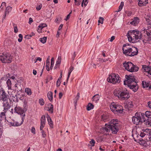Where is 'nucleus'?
I'll return each instance as SVG.
<instances>
[{
    "instance_id": "4c0bfd02",
    "label": "nucleus",
    "mask_w": 151,
    "mask_h": 151,
    "mask_svg": "<svg viewBox=\"0 0 151 151\" xmlns=\"http://www.w3.org/2000/svg\"><path fill=\"white\" fill-rule=\"evenodd\" d=\"M99 19V20L98 21V22L99 23L98 25H99V23H101V24H103V21L104 20V18L100 17Z\"/></svg>"
},
{
    "instance_id": "ddd939ff",
    "label": "nucleus",
    "mask_w": 151,
    "mask_h": 151,
    "mask_svg": "<svg viewBox=\"0 0 151 151\" xmlns=\"http://www.w3.org/2000/svg\"><path fill=\"white\" fill-rule=\"evenodd\" d=\"M45 117L44 115L42 116L40 119V129L42 130L43 128L45 126Z\"/></svg>"
},
{
    "instance_id": "e433bc0d",
    "label": "nucleus",
    "mask_w": 151,
    "mask_h": 151,
    "mask_svg": "<svg viewBox=\"0 0 151 151\" xmlns=\"http://www.w3.org/2000/svg\"><path fill=\"white\" fill-rule=\"evenodd\" d=\"M146 141H145L143 140H140L139 141V143L140 144L144 146H147V145H149L146 143Z\"/></svg>"
},
{
    "instance_id": "79ce46f5",
    "label": "nucleus",
    "mask_w": 151,
    "mask_h": 151,
    "mask_svg": "<svg viewBox=\"0 0 151 151\" xmlns=\"http://www.w3.org/2000/svg\"><path fill=\"white\" fill-rule=\"evenodd\" d=\"M35 35L34 33L32 32V35H27L26 36V38L27 39H29L33 36L34 35Z\"/></svg>"
},
{
    "instance_id": "f3484780",
    "label": "nucleus",
    "mask_w": 151,
    "mask_h": 151,
    "mask_svg": "<svg viewBox=\"0 0 151 151\" xmlns=\"http://www.w3.org/2000/svg\"><path fill=\"white\" fill-rule=\"evenodd\" d=\"M124 104L125 108L129 110H130L132 108L133 106L132 102L131 101H127Z\"/></svg>"
},
{
    "instance_id": "a18cd8bd",
    "label": "nucleus",
    "mask_w": 151,
    "mask_h": 151,
    "mask_svg": "<svg viewBox=\"0 0 151 151\" xmlns=\"http://www.w3.org/2000/svg\"><path fill=\"white\" fill-rule=\"evenodd\" d=\"M96 141L98 142H100L103 140L102 138L100 137H98L96 138Z\"/></svg>"
},
{
    "instance_id": "49530a36",
    "label": "nucleus",
    "mask_w": 151,
    "mask_h": 151,
    "mask_svg": "<svg viewBox=\"0 0 151 151\" xmlns=\"http://www.w3.org/2000/svg\"><path fill=\"white\" fill-rule=\"evenodd\" d=\"M60 78H58V80L57 81L56 86L57 87L60 86V84L61 82H60Z\"/></svg>"
},
{
    "instance_id": "39448f33",
    "label": "nucleus",
    "mask_w": 151,
    "mask_h": 151,
    "mask_svg": "<svg viewBox=\"0 0 151 151\" xmlns=\"http://www.w3.org/2000/svg\"><path fill=\"white\" fill-rule=\"evenodd\" d=\"M127 46V44H125L123 45L122 50L123 53L127 56H133L137 55L138 53V49L135 47H132L131 48H127L126 47L127 49L125 47ZM127 46H129L128 45Z\"/></svg>"
},
{
    "instance_id": "e2e57ef3",
    "label": "nucleus",
    "mask_w": 151,
    "mask_h": 151,
    "mask_svg": "<svg viewBox=\"0 0 151 151\" xmlns=\"http://www.w3.org/2000/svg\"><path fill=\"white\" fill-rule=\"evenodd\" d=\"M54 59L53 58H52L51 59V64L52 65H53L54 64Z\"/></svg>"
},
{
    "instance_id": "9d476101",
    "label": "nucleus",
    "mask_w": 151,
    "mask_h": 151,
    "mask_svg": "<svg viewBox=\"0 0 151 151\" xmlns=\"http://www.w3.org/2000/svg\"><path fill=\"white\" fill-rule=\"evenodd\" d=\"M142 131L145 134V137L147 138V144L148 145H151V132L150 130L148 129H144Z\"/></svg>"
},
{
    "instance_id": "052dcab7",
    "label": "nucleus",
    "mask_w": 151,
    "mask_h": 151,
    "mask_svg": "<svg viewBox=\"0 0 151 151\" xmlns=\"http://www.w3.org/2000/svg\"><path fill=\"white\" fill-rule=\"evenodd\" d=\"M61 19V18H60L59 20H58V18H56L55 19V21L56 23H59L60 22L59 21H60Z\"/></svg>"
},
{
    "instance_id": "4d7b16f0",
    "label": "nucleus",
    "mask_w": 151,
    "mask_h": 151,
    "mask_svg": "<svg viewBox=\"0 0 151 151\" xmlns=\"http://www.w3.org/2000/svg\"><path fill=\"white\" fill-rule=\"evenodd\" d=\"M14 32L17 33L18 31V29L17 26H14Z\"/></svg>"
},
{
    "instance_id": "5fc2aeb1",
    "label": "nucleus",
    "mask_w": 151,
    "mask_h": 151,
    "mask_svg": "<svg viewBox=\"0 0 151 151\" xmlns=\"http://www.w3.org/2000/svg\"><path fill=\"white\" fill-rule=\"evenodd\" d=\"M46 64L49 65L50 64V56H49L47 58L46 61Z\"/></svg>"
},
{
    "instance_id": "6e6d98bb",
    "label": "nucleus",
    "mask_w": 151,
    "mask_h": 151,
    "mask_svg": "<svg viewBox=\"0 0 151 151\" xmlns=\"http://www.w3.org/2000/svg\"><path fill=\"white\" fill-rule=\"evenodd\" d=\"M31 132L34 134H35V128L34 127H32V129L31 130Z\"/></svg>"
},
{
    "instance_id": "393cba45",
    "label": "nucleus",
    "mask_w": 151,
    "mask_h": 151,
    "mask_svg": "<svg viewBox=\"0 0 151 151\" xmlns=\"http://www.w3.org/2000/svg\"><path fill=\"white\" fill-rule=\"evenodd\" d=\"M142 87L144 88L148 87L149 86H151L149 82H146L145 81H142Z\"/></svg>"
},
{
    "instance_id": "423d86ee",
    "label": "nucleus",
    "mask_w": 151,
    "mask_h": 151,
    "mask_svg": "<svg viewBox=\"0 0 151 151\" xmlns=\"http://www.w3.org/2000/svg\"><path fill=\"white\" fill-rule=\"evenodd\" d=\"M116 119H113L111 121L107 127L110 129L111 131L113 134H116L119 130V124Z\"/></svg>"
},
{
    "instance_id": "0eeeda50",
    "label": "nucleus",
    "mask_w": 151,
    "mask_h": 151,
    "mask_svg": "<svg viewBox=\"0 0 151 151\" xmlns=\"http://www.w3.org/2000/svg\"><path fill=\"white\" fill-rule=\"evenodd\" d=\"M125 69L130 72L137 71L139 69L138 67L134 65L130 62H125L123 63Z\"/></svg>"
},
{
    "instance_id": "864d4df0",
    "label": "nucleus",
    "mask_w": 151,
    "mask_h": 151,
    "mask_svg": "<svg viewBox=\"0 0 151 151\" xmlns=\"http://www.w3.org/2000/svg\"><path fill=\"white\" fill-rule=\"evenodd\" d=\"M9 123L10 124V125L13 126H14V124H16L15 122L14 121H13L11 122H9Z\"/></svg>"
},
{
    "instance_id": "4be33fe9",
    "label": "nucleus",
    "mask_w": 151,
    "mask_h": 151,
    "mask_svg": "<svg viewBox=\"0 0 151 151\" xmlns=\"http://www.w3.org/2000/svg\"><path fill=\"white\" fill-rule=\"evenodd\" d=\"M25 114H24L23 115H22V121L21 122H19L18 121L15 122L16 124H14V126H19L21 125L23 123L24 119V117L25 116Z\"/></svg>"
},
{
    "instance_id": "2f4dec72",
    "label": "nucleus",
    "mask_w": 151,
    "mask_h": 151,
    "mask_svg": "<svg viewBox=\"0 0 151 151\" xmlns=\"http://www.w3.org/2000/svg\"><path fill=\"white\" fill-rule=\"evenodd\" d=\"M145 116L148 118H151V111H146L145 113Z\"/></svg>"
},
{
    "instance_id": "7c9ffc66",
    "label": "nucleus",
    "mask_w": 151,
    "mask_h": 151,
    "mask_svg": "<svg viewBox=\"0 0 151 151\" xmlns=\"http://www.w3.org/2000/svg\"><path fill=\"white\" fill-rule=\"evenodd\" d=\"M93 107L94 106L91 103H89L87 106V110L88 111L90 110L93 108Z\"/></svg>"
},
{
    "instance_id": "37998d69",
    "label": "nucleus",
    "mask_w": 151,
    "mask_h": 151,
    "mask_svg": "<svg viewBox=\"0 0 151 151\" xmlns=\"http://www.w3.org/2000/svg\"><path fill=\"white\" fill-rule=\"evenodd\" d=\"M19 38L18 39V41L19 42H20L22 40L23 36H22V35L21 34H19Z\"/></svg>"
},
{
    "instance_id": "680f3d73",
    "label": "nucleus",
    "mask_w": 151,
    "mask_h": 151,
    "mask_svg": "<svg viewBox=\"0 0 151 151\" xmlns=\"http://www.w3.org/2000/svg\"><path fill=\"white\" fill-rule=\"evenodd\" d=\"M115 39V36H112L111 37V39L109 40V41L112 42Z\"/></svg>"
},
{
    "instance_id": "cd10ccee",
    "label": "nucleus",
    "mask_w": 151,
    "mask_h": 151,
    "mask_svg": "<svg viewBox=\"0 0 151 151\" xmlns=\"http://www.w3.org/2000/svg\"><path fill=\"white\" fill-rule=\"evenodd\" d=\"M47 97L49 100L51 101L52 100V93L51 91H49L47 94Z\"/></svg>"
},
{
    "instance_id": "f03ea898",
    "label": "nucleus",
    "mask_w": 151,
    "mask_h": 151,
    "mask_svg": "<svg viewBox=\"0 0 151 151\" xmlns=\"http://www.w3.org/2000/svg\"><path fill=\"white\" fill-rule=\"evenodd\" d=\"M126 80L124 81V84L128 86L129 88L134 92H136L138 89V86L135 81L134 76L129 75H125Z\"/></svg>"
},
{
    "instance_id": "6e6552de",
    "label": "nucleus",
    "mask_w": 151,
    "mask_h": 151,
    "mask_svg": "<svg viewBox=\"0 0 151 151\" xmlns=\"http://www.w3.org/2000/svg\"><path fill=\"white\" fill-rule=\"evenodd\" d=\"M107 81L113 84L119 83L120 82V78L118 74L112 73L107 78Z\"/></svg>"
},
{
    "instance_id": "aec40b11",
    "label": "nucleus",
    "mask_w": 151,
    "mask_h": 151,
    "mask_svg": "<svg viewBox=\"0 0 151 151\" xmlns=\"http://www.w3.org/2000/svg\"><path fill=\"white\" fill-rule=\"evenodd\" d=\"M61 57L60 56L58 57V58L57 60L55 66L54 67V69H56L57 68H59L60 66V64L61 63Z\"/></svg>"
},
{
    "instance_id": "5701e85b",
    "label": "nucleus",
    "mask_w": 151,
    "mask_h": 151,
    "mask_svg": "<svg viewBox=\"0 0 151 151\" xmlns=\"http://www.w3.org/2000/svg\"><path fill=\"white\" fill-rule=\"evenodd\" d=\"M148 3V0H139L138 3V4L139 6H142L145 5Z\"/></svg>"
},
{
    "instance_id": "f704fd0d",
    "label": "nucleus",
    "mask_w": 151,
    "mask_h": 151,
    "mask_svg": "<svg viewBox=\"0 0 151 151\" xmlns=\"http://www.w3.org/2000/svg\"><path fill=\"white\" fill-rule=\"evenodd\" d=\"M124 5V3L122 1L121 2L120 5H119V9L118 11H116V12H120L122 9V8Z\"/></svg>"
},
{
    "instance_id": "ea45409f",
    "label": "nucleus",
    "mask_w": 151,
    "mask_h": 151,
    "mask_svg": "<svg viewBox=\"0 0 151 151\" xmlns=\"http://www.w3.org/2000/svg\"><path fill=\"white\" fill-rule=\"evenodd\" d=\"M47 25L45 23L41 24L39 26V27L40 28V29H42L44 27H47Z\"/></svg>"
},
{
    "instance_id": "6ab92c4d",
    "label": "nucleus",
    "mask_w": 151,
    "mask_h": 151,
    "mask_svg": "<svg viewBox=\"0 0 151 151\" xmlns=\"http://www.w3.org/2000/svg\"><path fill=\"white\" fill-rule=\"evenodd\" d=\"M46 117L47 118L48 124L50 125V127L52 128L53 127V124L51 119L50 116L47 114Z\"/></svg>"
},
{
    "instance_id": "473e14b6",
    "label": "nucleus",
    "mask_w": 151,
    "mask_h": 151,
    "mask_svg": "<svg viewBox=\"0 0 151 151\" xmlns=\"http://www.w3.org/2000/svg\"><path fill=\"white\" fill-rule=\"evenodd\" d=\"M47 37H43V38H41L40 39V41L42 43L44 44L45 43L47 40Z\"/></svg>"
},
{
    "instance_id": "603ef678",
    "label": "nucleus",
    "mask_w": 151,
    "mask_h": 151,
    "mask_svg": "<svg viewBox=\"0 0 151 151\" xmlns=\"http://www.w3.org/2000/svg\"><path fill=\"white\" fill-rule=\"evenodd\" d=\"M76 56L75 52H74L72 57V59L73 60Z\"/></svg>"
},
{
    "instance_id": "2eb2a0df",
    "label": "nucleus",
    "mask_w": 151,
    "mask_h": 151,
    "mask_svg": "<svg viewBox=\"0 0 151 151\" xmlns=\"http://www.w3.org/2000/svg\"><path fill=\"white\" fill-rule=\"evenodd\" d=\"M2 104L5 111H7L10 108V105L8 101H4Z\"/></svg>"
},
{
    "instance_id": "f8f14e48",
    "label": "nucleus",
    "mask_w": 151,
    "mask_h": 151,
    "mask_svg": "<svg viewBox=\"0 0 151 151\" xmlns=\"http://www.w3.org/2000/svg\"><path fill=\"white\" fill-rule=\"evenodd\" d=\"M143 36L144 35H145V37H148V36H151V27H150L146 29H144L142 31Z\"/></svg>"
},
{
    "instance_id": "3c124183",
    "label": "nucleus",
    "mask_w": 151,
    "mask_h": 151,
    "mask_svg": "<svg viewBox=\"0 0 151 151\" xmlns=\"http://www.w3.org/2000/svg\"><path fill=\"white\" fill-rule=\"evenodd\" d=\"M42 5H41V4L39 6H37L36 7V9L37 10L39 11L42 8Z\"/></svg>"
},
{
    "instance_id": "de8ad7c7",
    "label": "nucleus",
    "mask_w": 151,
    "mask_h": 151,
    "mask_svg": "<svg viewBox=\"0 0 151 151\" xmlns=\"http://www.w3.org/2000/svg\"><path fill=\"white\" fill-rule=\"evenodd\" d=\"M42 131L41 133H42V136L43 138H45L46 136V134L45 133V131L42 129V130H41Z\"/></svg>"
},
{
    "instance_id": "a19ab883",
    "label": "nucleus",
    "mask_w": 151,
    "mask_h": 151,
    "mask_svg": "<svg viewBox=\"0 0 151 151\" xmlns=\"http://www.w3.org/2000/svg\"><path fill=\"white\" fill-rule=\"evenodd\" d=\"M90 143L91 145V146L93 147L94 146L95 141L93 139H92L90 141Z\"/></svg>"
},
{
    "instance_id": "c85d7f7f",
    "label": "nucleus",
    "mask_w": 151,
    "mask_h": 151,
    "mask_svg": "<svg viewBox=\"0 0 151 151\" xmlns=\"http://www.w3.org/2000/svg\"><path fill=\"white\" fill-rule=\"evenodd\" d=\"M48 105L49 107H48V109L47 110L51 113H52L53 112V106L51 104H49Z\"/></svg>"
},
{
    "instance_id": "8fccbe9b",
    "label": "nucleus",
    "mask_w": 151,
    "mask_h": 151,
    "mask_svg": "<svg viewBox=\"0 0 151 151\" xmlns=\"http://www.w3.org/2000/svg\"><path fill=\"white\" fill-rule=\"evenodd\" d=\"M140 136L141 137H143L145 136V133H144V132L142 131V132H141Z\"/></svg>"
},
{
    "instance_id": "9b49d317",
    "label": "nucleus",
    "mask_w": 151,
    "mask_h": 151,
    "mask_svg": "<svg viewBox=\"0 0 151 151\" xmlns=\"http://www.w3.org/2000/svg\"><path fill=\"white\" fill-rule=\"evenodd\" d=\"M142 70L143 71L147 73L148 74V76L151 79V67L145 65H142Z\"/></svg>"
},
{
    "instance_id": "09e8293b",
    "label": "nucleus",
    "mask_w": 151,
    "mask_h": 151,
    "mask_svg": "<svg viewBox=\"0 0 151 151\" xmlns=\"http://www.w3.org/2000/svg\"><path fill=\"white\" fill-rule=\"evenodd\" d=\"M99 61L101 63L105 62L108 60V59H103L102 58H99Z\"/></svg>"
},
{
    "instance_id": "69168bd1",
    "label": "nucleus",
    "mask_w": 151,
    "mask_h": 151,
    "mask_svg": "<svg viewBox=\"0 0 151 151\" xmlns=\"http://www.w3.org/2000/svg\"><path fill=\"white\" fill-rule=\"evenodd\" d=\"M37 31L38 32H39L40 33L41 32H42V31H41L42 29H40V28L39 27V26L38 27V28H37Z\"/></svg>"
},
{
    "instance_id": "b1692460",
    "label": "nucleus",
    "mask_w": 151,
    "mask_h": 151,
    "mask_svg": "<svg viewBox=\"0 0 151 151\" xmlns=\"http://www.w3.org/2000/svg\"><path fill=\"white\" fill-rule=\"evenodd\" d=\"M139 19L138 17H134L133 21L130 22L131 24H133L134 26L136 25L139 23Z\"/></svg>"
},
{
    "instance_id": "0e129e2a",
    "label": "nucleus",
    "mask_w": 151,
    "mask_h": 151,
    "mask_svg": "<svg viewBox=\"0 0 151 151\" xmlns=\"http://www.w3.org/2000/svg\"><path fill=\"white\" fill-rule=\"evenodd\" d=\"M82 0H78V3H76V5L79 6Z\"/></svg>"
},
{
    "instance_id": "c756f323",
    "label": "nucleus",
    "mask_w": 151,
    "mask_h": 151,
    "mask_svg": "<svg viewBox=\"0 0 151 151\" xmlns=\"http://www.w3.org/2000/svg\"><path fill=\"white\" fill-rule=\"evenodd\" d=\"M99 95L98 94H96L92 98V99L93 100L97 102L99 100Z\"/></svg>"
},
{
    "instance_id": "20e7f679",
    "label": "nucleus",
    "mask_w": 151,
    "mask_h": 151,
    "mask_svg": "<svg viewBox=\"0 0 151 151\" xmlns=\"http://www.w3.org/2000/svg\"><path fill=\"white\" fill-rule=\"evenodd\" d=\"M132 122L136 125L141 124L145 122L146 119L144 113L140 112H136L132 118Z\"/></svg>"
},
{
    "instance_id": "dca6fc26",
    "label": "nucleus",
    "mask_w": 151,
    "mask_h": 151,
    "mask_svg": "<svg viewBox=\"0 0 151 151\" xmlns=\"http://www.w3.org/2000/svg\"><path fill=\"white\" fill-rule=\"evenodd\" d=\"M123 107L120 105L116 104V110L114 112L115 114L122 113L123 110Z\"/></svg>"
},
{
    "instance_id": "a211bd4d",
    "label": "nucleus",
    "mask_w": 151,
    "mask_h": 151,
    "mask_svg": "<svg viewBox=\"0 0 151 151\" xmlns=\"http://www.w3.org/2000/svg\"><path fill=\"white\" fill-rule=\"evenodd\" d=\"M2 93L1 95L2 97V101H8V96L7 95L6 93L5 92L4 90H2ZM2 91H1V92Z\"/></svg>"
},
{
    "instance_id": "338daca9",
    "label": "nucleus",
    "mask_w": 151,
    "mask_h": 151,
    "mask_svg": "<svg viewBox=\"0 0 151 151\" xmlns=\"http://www.w3.org/2000/svg\"><path fill=\"white\" fill-rule=\"evenodd\" d=\"M63 96V94L62 92H60L59 94V97L60 99H61Z\"/></svg>"
},
{
    "instance_id": "7ed1b4c3",
    "label": "nucleus",
    "mask_w": 151,
    "mask_h": 151,
    "mask_svg": "<svg viewBox=\"0 0 151 151\" xmlns=\"http://www.w3.org/2000/svg\"><path fill=\"white\" fill-rule=\"evenodd\" d=\"M127 37L128 40L132 43L135 42L136 40L139 39H141L143 40V36L142 31L139 32L137 30H133L130 31L127 34Z\"/></svg>"
},
{
    "instance_id": "bb28decb",
    "label": "nucleus",
    "mask_w": 151,
    "mask_h": 151,
    "mask_svg": "<svg viewBox=\"0 0 151 151\" xmlns=\"http://www.w3.org/2000/svg\"><path fill=\"white\" fill-rule=\"evenodd\" d=\"M12 8L10 6H7L6 9L5 14L4 18H5L6 17V15L8 14L9 12H10L12 10Z\"/></svg>"
},
{
    "instance_id": "13d9d810",
    "label": "nucleus",
    "mask_w": 151,
    "mask_h": 151,
    "mask_svg": "<svg viewBox=\"0 0 151 151\" xmlns=\"http://www.w3.org/2000/svg\"><path fill=\"white\" fill-rule=\"evenodd\" d=\"M5 113H6V111H4V112H1V114H0V116L1 117H2V116H5Z\"/></svg>"
},
{
    "instance_id": "a878e982",
    "label": "nucleus",
    "mask_w": 151,
    "mask_h": 151,
    "mask_svg": "<svg viewBox=\"0 0 151 151\" xmlns=\"http://www.w3.org/2000/svg\"><path fill=\"white\" fill-rule=\"evenodd\" d=\"M80 94L79 93H77V96L75 98L74 101V103L75 104V106H76L77 105V102L78 101V100Z\"/></svg>"
},
{
    "instance_id": "1a4fd4ad",
    "label": "nucleus",
    "mask_w": 151,
    "mask_h": 151,
    "mask_svg": "<svg viewBox=\"0 0 151 151\" xmlns=\"http://www.w3.org/2000/svg\"><path fill=\"white\" fill-rule=\"evenodd\" d=\"M12 57L9 53L3 54L0 56V60L4 63H9L12 62Z\"/></svg>"
},
{
    "instance_id": "f257e3e1",
    "label": "nucleus",
    "mask_w": 151,
    "mask_h": 151,
    "mask_svg": "<svg viewBox=\"0 0 151 151\" xmlns=\"http://www.w3.org/2000/svg\"><path fill=\"white\" fill-rule=\"evenodd\" d=\"M114 94L115 96L122 100H126L130 97L129 92L126 88H120L116 89L114 91Z\"/></svg>"
},
{
    "instance_id": "c9c22d12",
    "label": "nucleus",
    "mask_w": 151,
    "mask_h": 151,
    "mask_svg": "<svg viewBox=\"0 0 151 151\" xmlns=\"http://www.w3.org/2000/svg\"><path fill=\"white\" fill-rule=\"evenodd\" d=\"M6 83L9 89H11V80L8 79L6 82Z\"/></svg>"
},
{
    "instance_id": "412c9836",
    "label": "nucleus",
    "mask_w": 151,
    "mask_h": 151,
    "mask_svg": "<svg viewBox=\"0 0 151 151\" xmlns=\"http://www.w3.org/2000/svg\"><path fill=\"white\" fill-rule=\"evenodd\" d=\"M116 104L114 102L111 103L110 105V108L111 110L114 113L115 110H116Z\"/></svg>"
},
{
    "instance_id": "c03bdc74",
    "label": "nucleus",
    "mask_w": 151,
    "mask_h": 151,
    "mask_svg": "<svg viewBox=\"0 0 151 151\" xmlns=\"http://www.w3.org/2000/svg\"><path fill=\"white\" fill-rule=\"evenodd\" d=\"M39 103L40 105H43L44 104V100L43 99H39Z\"/></svg>"
},
{
    "instance_id": "774afa93",
    "label": "nucleus",
    "mask_w": 151,
    "mask_h": 151,
    "mask_svg": "<svg viewBox=\"0 0 151 151\" xmlns=\"http://www.w3.org/2000/svg\"><path fill=\"white\" fill-rule=\"evenodd\" d=\"M148 106H149V107L150 108V109H151V102L149 101L148 103Z\"/></svg>"
},
{
    "instance_id": "72a5a7b5",
    "label": "nucleus",
    "mask_w": 151,
    "mask_h": 151,
    "mask_svg": "<svg viewBox=\"0 0 151 151\" xmlns=\"http://www.w3.org/2000/svg\"><path fill=\"white\" fill-rule=\"evenodd\" d=\"M25 92L28 95H30L32 94V92L31 89L29 88H26L25 89Z\"/></svg>"
},
{
    "instance_id": "4468645a",
    "label": "nucleus",
    "mask_w": 151,
    "mask_h": 151,
    "mask_svg": "<svg viewBox=\"0 0 151 151\" xmlns=\"http://www.w3.org/2000/svg\"><path fill=\"white\" fill-rule=\"evenodd\" d=\"M14 111L15 112L21 115L24 114H23L24 113V111L21 107L16 106L14 108Z\"/></svg>"
},
{
    "instance_id": "bf43d9fd",
    "label": "nucleus",
    "mask_w": 151,
    "mask_h": 151,
    "mask_svg": "<svg viewBox=\"0 0 151 151\" xmlns=\"http://www.w3.org/2000/svg\"><path fill=\"white\" fill-rule=\"evenodd\" d=\"M33 22V20L32 18H30L29 19V24H31Z\"/></svg>"
},
{
    "instance_id": "58836bf2",
    "label": "nucleus",
    "mask_w": 151,
    "mask_h": 151,
    "mask_svg": "<svg viewBox=\"0 0 151 151\" xmlns=\"http://www.w3.org/2000/svg\"><path fill=\"white\" fill-rule=\"evenodd\" d=\"M105 126H106V127L103 128V130L106 132H109L110 130V129L108 128L107 127L108 126V125L107 124H105Z\"/></svg>"
}]
</instances>
